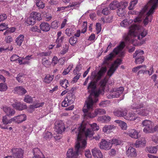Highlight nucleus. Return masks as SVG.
Listing matches in <instances>:
<instances>
[{"label": "nucleus", "instance_id": "1", "mask_svg": "<svg viewBox=\"0 0 158 158\" xmlns=\"http://www.w3.org/2000/svg\"><path fill=\"white\" fill-rule=\"evenodd\" d=\"M87 125V124L82 122L77 128L73 129V132L77 134V141L74 151L72 148L69 149L67 153L66 158H78L79 153L82 151L86 146V141L83 139V136H85L86 138H91L94 135V131L99 129V126L95 123L90 124L91 128H86Z\"/></svg>", "mask_w": 158, "mask_h": 158}, {"label": "nucleus", "instance_id": "2", "mask_svg": "<svg viewBox=\"0 0 158 158\" xmlns=\"http://www.w3.org/2000/svg\"><path fill=\"white\" fill-rule=\"evenodd\" d=\"M139 26L136 25H131L129 27L128 33L125 34L123 36L125 41L131 43L135 46L138 45L137 40H140L148 33L147 30L139 29Z\"/></svg>", "mask_w": 158, "mask_h": 158}, {"label": "nucleus", "instance_id": "3", "mask_svg": "<svg viewBox=\"0 0 158 158\" xmlns=\"http://www.w3.org/2000/svg\"><path fill=\"white\" fill-rule=\"evenodd\" d=\"M95 102V99L93 100L91 98L87 99L85 101V105L83 108V111L84 113V117L85 118H93L98 115H102L106 114V111L103 109L97 108L94 111V113H91L93 110V106Z\"/></svg>", "mask_w": 158, "mask_h": 158}, {"label": "nucleus", "instance_id": "4", "mask_svg": "<svg viewBox=\"0 0 158 158\" xmlns=\"http://www.w3.org/2000/svg\"><path fill=\"white\" fill-rule=\"evenodd\" d=\"M98 81L96 78L94 79L89 83L87 87L88 91L90 92V94L88 99H89V98L93 99V97L94 100L95 99V102H97L98 101V97L99 95L100 90H98V89L95 90L96 88V83Z\"/></svg>", "mask_w": 158, "mask_h": 158}, {"label": "nucleus", "instance_id": "5", "mask_svg": "<svg viewBox=\"0 0 158 158\" xmlns=\"http://www.w3.org/2000/svg\"><path fill=\"white\" fill-rule=\"evenodd\" d=\"M148 3L151 4L152 6L147 13L146 17L143 21V23L145 26L147 25L149 22H151L152 21V15L158 4V0H150Z\"/></svg>", "mask_w": 158, "mask_h": 158}, {"label": "nucleus", "instance_id": "6", "mask_svg": "<svg viewBox=\"0 0 158 158\" xmlns=\"http://www.w3.org/2000/svg\"><path fill=\"white\" fill-rule=\"evenodd\" d=\"M125 46L124 42L123 41L121 42L118 46L113 49L112 52L105 57L104 63H106L109 60H111L116 55H118L120 52L122 51Z\"/></svg>", "mask_w": 158, "mask_h": 158}, {"label": "nucleus", "instance_id": "7", "mask_svg": "<svg viewBox=\"0 0 158 158\" xmlns=\"http://www.w3.org/2000/svg\"><path fill=\"white\" fill-rule=\"evenodd\" d=\"M142 124L144 127L143 131L145 133H151L155 132V127L153 128V123L149 120H145L142 122Z\"/></svg>", "mask_w": 158, "mask_h": 158}, {"label": "nucleus", "instance_id": "8", "mask_svg": "<svg viewBox=\"0 0 158 158\" xmlns=\"http://www.w3.org/2000/svg\"><path fill=\"white\" fill-rule=\"evenodd\" d=\"M42 19L41 14L35 12H32L30 16L27 19L26 22L28 25L34 24L36 21H40Z\"/></svg>", "mask_w": 158, "mask_h": 158}, {"label": "nucleus", "instance_id": "9", "mask_svg": "<svg viewBox=\"0 0 158 158\" xmlns=\"http://www.w3.org/2000/svg\"><path fill=\"white\" fill-rule=\"evenodd\" d=\"M56 131L57 133L61 134L64 131V124L61 121H57L55 123Z\"/></svg>", "mask_w": 158, "mask_h": 158}, {"label": "nucleus", "instance_id": "10", "mask_svg": "<svg viewBox=\"0 0 158 158\" xmlns=\"http://www.w3.org/2000/svg\"><path fill=\"white\" fill-rule=\"evenodd\" d=\"M124 90V88L123 87H120L117 88L115 91L112 93H111L107 96L108 98H113L118 97L121 94H122Z\"/></svg>", "mask_w": 158, "mask_h": 158}, {"label": "nucleus", "instance_id": "11", "mask_svg": "<svg viewBox=\"0 0 158 158\" xmlns=\"http://www.w3.org/2000/svg\"><path fill=\"white\" fill-rule=\"evenodd\" d=\"M11 152L14 158H23V151L21 148H13Z\"/></svg>", "mask_w": 158, "mask_h": 158}, {"label": "nucleus", "instance_id": "12", "mask_svg": "<svg viewBox=\"0 0 158 158\" xmlns=\"http://www.w3.org/2000/svg\"><path fill=\"white\" fill-rule=\"evenodd\" d=\"M99 147L101 149L108 150L111 147V143L110 141H106L105 139H102L99 143Z\"/></svg>", "mask_w": 158, "mask_h": 158}, {"label": "nucleus", "instance_id": "13", "mask_svg": "<svg viewBox=\"0 0 158 158\" xmlns=\"http://www.w3.org/2000/svg\"><path fill=\"white\" fill-rule=\"evenodd\" d=\"M127 110L126 108H119L115 109L113 113L115 116L124 118L125 115L127 114Z\"/></svg>", "mask_w": 158, "mask_h": 158}, {"label": "nucleus", "instance_id": "14", "mask_svg": "<svg viewBox=\"0 0 158 158\" xmlns=\"http://www.w3.org/2000/svg\"><path fill=\"white\" fill-rule=\"evenodd\" d=\"M27 117L25 114L19 115L12 118V121L17 123H20L25 121Z\"/></svg>", "mask_w": 158, "mask_h": 158}, {"label": "nucleus", "instance_id": "15", "mask_svg": "<svg viewBox=\"0 0 158 158\" xmlns=\"http://www.w3.org/2000/svg\"><path fill=\"white\" fill-rule=\"evenodd\" d=\"M107 70L106 67H102L97 73V75H95L92 77L94 79H96L98 81L99 80L102 76L105 73Z\"/></svg>", "mask_w": 158, "mask_h": 158}, {"label": "nucleus", "instance_id": "16", "mask_svg": "<svg viewBox=\"0 0 158 158\" xmlns=\"http://www.w3.org/2000/svg\"><path fill=\"white\" fill-rule=\"evenodd\" d=\"M12 106L17 110H22L27 109V106L25 104L21 102H15L12 104Z\"/></svg>", "mask_w": 158, "mask_h": 158}, {"label": "nucleus", "instance_id": "17", "mask_svg": "<svg viewBox=\"0 0 158 158\" xmlns=\"http://www.w3.org/2000/svg\"><path fill=\"white\" fill-rule=\"evenodd\" d=\"M138 132L134 129H130L127 132V135L132 138L137 139L138 138Z\"/></svg>", "mask_w": 158, "mask_h": 158}, {"label": "nucleus", "instance_id": "18", "mask_svg": "<svg viewBox=\"0 0 158 158\" xmlns=\"http://www.w3.org/2000/svg\"><path fill=\"white\" fill-rule=\"evenodd\" d=\"M107 81L106 78L102 80L100 82V87L98 89V90H100L99 91V95L100 94H104V91L105 89Z\"/></svg>", "mask_w": 158, "mask_h": 158}, {"label": "nucleus", "instance_id": "19", "mask_svg": "<svg viewBox=\"0 0 158 158\" xmlns=\"http://www.w3.org/2000/svg\"><path fill=\"white\" fill-rule=\"evenodd\" d=\"M140 109L139 110H136V112L139 115L142 116H147L148 115L150 109L148 108H144V109Z\"/></svg>", "mask_w": 158, "mask_h": 158}, {"label": "nucleus", "instance_id": "20", "mask_svg": "<svg viewBox=\"0 0 158 158\" xmlns=\"http://www.w3.org/2000/svg\"><path fill=\"white\" fill-rule=\"evenodd\" d=\"M92 152L94 158H103V155L100 150L97 148L92 149Z\"/></svg>", "mask_w": 158, "mask_h": 158}, {"label": "nucleus", "instance_id": "21", "mask_svg": "<svg viewBox=\"0 0 158 158\" xmlns=\"http://www.w3.org/2000/svg\"><path fill=\"white\" fill-rule=\"evenodd\" d=\"M137 118V116L136 114L134 113L129 112L125 115L124 118L126 120L133 121L135 120Z\"/></svg>", "mask_w": 158, "mask_h": 158}, {"label": "nucleus", "instance_id": "22", "mask_svg": "<svg viewBox=\"0 0 158 158\" xmlns=\"http://www.w3.org/2000/svg\"><path fill=\"white\" fill-rule=\"evenodd\" d=\"M4 111L6 113L7 115L8 116H12L14 115L15 111L13 109L6 106H4L3 108Z\"/></svg>", "mask_w": 158, "mask_h": 158}, {"label": "nucleus", "instance_id": "23", "mask_svg": "<svg viewBox=\"0 0 158 158\" xmlns=\"http://www.w3.org/2000/svg\"><path fill=\"white\" fill-rule=\"evenodd\" d=\"M146 141L144 138H142L136 140L135 144L136 148H139L145 145Z\"/></svg>", "mask_w": 158, "mask_h": 158}, {"label": "nucleus", "instance_id": "24", "mask_svg": "<svg viewBox=\"0 0 158 158\" xmlns=\"http://www.w3.org/2000/svg\"><path fill=\"white\" fill-rule=\"evenodd\" d=\"M128 157L136 156V153L135 149L132 147H130L126 151Z\"/></svg>", "mask_w": 158, "mask_h": 158}, {"label": "nucleus", "instance_id": "25", "mask_svg": "<svg viewBox=\"0 0 158 158\" xmlns=\"http://www.w3.org/2000/svg\"><path fill=\"white\" fill-rule=\"evenodd\" d=\"M41 30L44 31H48L50 28L49 24L47 23L43 22L40 25Z\"/></svg>", "mask_w": 158, "mask_h": 158}, {"label": "nucleus", "instance_id": "26", "mask_svg": "<svg viewBox=\"0 0 158 158\" xmlns=\"http://www.w3.org/2000/svg\"><path fill=\"white\" fill-rule=\"evenodd\" d=\"M65 98L68 101V103L70 105L74 102L75 99V96L72 93H68L67 94Z\"/></svg>", "mask_w": 158, "mask_h": 158}, {"label": "nucleus", "instance_id": "27", "mask_svg": "<svg viewBox=\"0 0 158 158\" xmlns=\"http://www.w3.org/2000/svg\"><path fill=\"white\" fill-rule=\"evenodd\" d=\"M143 107V104L142 102L133 103L131 106V108L133 110H139L141 108Z\"/></svg>", "mask_w": 158, "mask_h": 158}, {"label": "nucleus", "instance_id": "28", "mask_svg": "<svg viewBox=\"0 0 158 158\" xmlns=\"http://www.w3.org/2000/svg\"><path fill=\"white\" fill-rule=\"evenodd\" d=\"M116 127L113 125H105L103 128L102 131L104 132L110 133Z\"/></svg>", "mask_w": 158, "mask_h": 158}, {"label": "nucleus", "instance_id": "29", "mask_svg": "<svg viewBox=\"0 0 158 158\" xmlns=\"http://www.w3.org/2000/svg\"><path fill=\"white\" fill-rule=\"evenodd\" d=\"M133 22L132 19H125L123 20L120 23V26L122 27H128Z\"/></svg>", "mask_w": 158, "mask_h": 158}, {"label": "nucleus", "instance_id": "30", "mask_svg": "<svg viewBox=\"0 0 158 158\" xmlns=\"http://www.w3.org/2000/svg\"><path fill=\"white\" fill-rule=\"evenodd\" d=\"M109 7L110 9L112 10H115L120 7V4L117 1H114L110 3Z\"/></svg>", "mask_w": 158, "mask_h": 158}, {"label": "nucleus", "instance_id": "31", "mask_svg": "<svg viewBox=\"0 0 158 158\" xmlns=\"http://www.w3.org/2000/svg\"><path fill=\"white\" fill-rule=\"evenodd\" d=\"M110 120V117L108 116L105 115L99 117L98 118V120L102 122H108Z\"/></svg>", "mask_w": 158, "mask_h": 158}, {"label": "nucleus", "instance_id": "32", "mask_svg": "<svg viewBox=\"0 0 158 158\" xmlns=\"http://www.w3.org/2000/svg\"><path fill=\"white\" fill-rule=\"evenodd\" d=\"M15 91L20 95H23L27 93V90L21 86H17L15 88Z\"/></svg>", "mask_w": 158, "mask_h": 158}, {"label": "nucleus", "instance_id": "33", "mask_svg": "<svg viewBox=\"0 0 158 158\" xmlns=\"http://www.w3.org/2000/svg\"><path fill=\"white\" fill-rule=\"evenodd\" d=\"M144 11L140 12L138 16L134 19V22L135 23L141 22L144 17Z\"/></svg>", "mask_w": 158, "mask_h": 158}, {"label": "nucleus", "instance_id": "34", "mask_svg": "<svg viewBox=\"0 0 158 158\" xmlns=\"http://www.w3.org/2000/svg\"><path fill=\"white\" fill-rule=\"evenodd\" d=\"M24 35H20L15 40V42L17 45L19 46H21L22 43L24 40Z\"/></svg>", "mask_w": 158, "mask_h": 158}, {"label": "nucleus", "instance_id": "35", "mask_svg": "<svg viewBox=\"0 0 158 158\" xmlns=\"http://www.w3.org/2000/svg\"><path fill=\"white\" fill-rule=\"evenodd\" d=\"M143 54L144 52L143 51L140 50H137L133 54V57L136 58L137 57H141L142 56H144L143 55Z\"/></svg>", "mask_w": 158, "mask_h": 158}, {"label": "nucleus", "instance_id": "36", "mask_svg": "<svg viewBox=\"0 0 158 158\" xmlns=\"http://www.w3.org/2000/svg\"><path fill=\"white\" fill-rule=\"evenodd\" d=\"M60 82L62 87L65 89H66L69 85L68 80L65 79H63L62 80H60Z\"/></svg>", "mask_w": 158, "mask_h": 158}, {"label": "nucleus", "instance_id": "37", "mask_svg": "<svg viewBox=\"0 0 158 158\" xmlns=\"http://www.w3.org/2000/svg\"><path fill=\"white\" fill-rule=\"evenodd\" d=\"M54 77V76L53 75L48 74L45 76L44 81L47 83H49L52 81Z\"/></svg>", "mask_w": 158, "mask_h": 158}, {"label": "nucleus", "instance_id": "38", "mask_svg": "<svg viewBox=\"0 0 158 158\" xmlns=\"http://www.w3.org/2000/svg\"><path fill=\"white\" fill-rule=\"evenodd\" d=\"M75 29L72 28H67L65 30V33L69 36H70L74 34Z\"/></svg>", "mask_w": 158, "mask_h": 158}, {"label": "nucleus", "instance_id": "39", "mask_svg": "<svg viewBox=\"0 0 158 158\" xmlns=\"http://www.w3.org/2000/svg\"><path fill=\"white\" fill-rule=\"evenodd\" d=\"M158 148V145L155 147H150L148 148H147V150L149 152L152 153H156Z\"/></svg>", "mask_w": 158, "mask_h": 158}, {"label": "nucleus", "instance_id": "40", "mask_svg": "<svg viewBox=\"0 0 158 158\" xmlns=\"http://www.w3.org/2000/svg\"><path fill=\"white\" fill-rule=\"evenodd\" d=\"M33 151L34 156H42V155H43L42 153L40 152V149L37 148H34L33 149Z\"/></svg>", "mask_w": 158, "mask_h": 158}, {"label": "nucleus", "instance_id": "41", "mask_svg": "<svg viewBox=\"0 0 158 158\" xmlns=\"http://www.w3.org/2000/svg\"><path fill=\"white\" fill-rule=\"evenodd\" d=\"M25 75L22 73H19L16 77V78L18 81L19 83H22L23 80L25 77Z\"/></svg>", "mask_w": 158, "mask_h": 158}, {"label": "nucleus", "instance_id": "42", "mask_svg": "<svg viewBox=\"0 0 158 158\" xmlns=\"http://www.w3.org/2000/svg\"><path fill=\"white\" fill-rule=\"evenodd\" d=\"M77 41V38L75 37L74 36L70 38L69 39V42L70 44L74 46L76 44Z\"/></svg>", "mask_w": 158, "mask_h": 158}, {"label": "nucleus", "instance_id": "43", "mask_svg": "<svg viewBox=\"0 0 158 158\" xmlns=\"http://www.w3.org/2000/svg\"><path fill=\"white\" fill-rule=\"evenodd\" d=\"M117 69L114 65L112 64L107 72L108 75L110 77L111 76Z\"/></svg>", "mask_w": 158, "mask_h": 158}, {"label": "nucleus", "instance_id": "44", "mask_svg": "<svg viewBox=\"0 0 158 158\" xmlns=\"http://www.w3.org/2000/svg\"><path fill=\"white\" fill-rule=\"evenodd\" d=\"M12 121V118L9 120H8L6 115L3 117L2 122L4 124L6 125L8 124H10L11 123Z\"/></svg>", "mask_w": 158, "mask_h": 158}, {"label": "nucleus", "instance_id": "45", "mask_svg": "<svg viewBox=\"0 0 158 158\" xmlns=\"http://www.w3.org/2000/svg\"><path fill=\"white\" fill-rule=\"evenodd\" d=\"M33 98L29 95H27L25 96L23 100L27 103H32Z\"/></svg>", "mask_w": 158, "mask_h": 158}, {"label": "nucleus", "instance_id": "46", "mask_svg": "<svg viewBox=\"0 0 158 158\" xmlns=\"http://www.w3.org/2000/svg\"><path fill=\"white\" fill-rule=\"evenodd\" d=\"M16 28L14 27L8 28V29L3 33V35H7L10 33L14 32Z\"/></svg>", "mask_w": 158, "mask_h": 158}, {"label": "nucleus", "instance_id": "47", "mask_svg": "<svg viewBox=\"0 0 158 158\" xmlns=\"http://www.w3.org/2000/svg\"><path fill=\"white\" fill-rule=\"evenodd\" d=\"M42 64L45 67H48L50 64V62L45 57H43L42 59Z\"/></svg>", "mask_w": 158, "mask_h": 158}, {"label": "nucleus", "instance_id": "48", "mask_svg": "<svg viewBox=\"0 0 158 158\" xmlns=\"http://www.w3.org/2000/svg\"><path fill=\"white\" fill-rule=\"evenodd\" d=\"M125 13V9L122 7L119 8L117 11V15L119 16H122L124 15Z\"/></svg>", "mask_w": 158, "mask_h": 158}, {"label": "nucleus", "instance_id": "49", "mask_svg": "<svg viewBox=\"0 0 158 158\" xmlns=\"http://www.w3.org/2000/svg\"><path fill=\"white\" fill-rule=\"evenodd\" d=\"M144 56L141 57H137L135 59V62L136 64H139L142 63L144 61Z\"/></svg>", "mask_w": 158, "mask_h": 158}, {"label": "nucleus", "instance_id": "50", "mask_svg": "<svg viewBox=\"0 0 158 158\" xmlns=\"http://www.w3.org/2000/svg\"><path fill=\"white\" fill-rule=\"evenodd\" d=\"M110 141L111 143V146L113 144L117 145H120L121 143V141L115 139H113L112 140Z\"/></svg>", "mask_w": 158, "mask_h": 158}, {"label": "nucleus", "instance_id": "51", "mask_svg": "<svg viewBox=\"0 0 158 158\" xmlns=\"http://www.w3.org/2000/svg\"><path fill=\"white\" fill-rule=\"evenodd\" d=\"M36 5L39 8L43 9L44 7V3L41 0H37Z\"/></svg>", "mask_w": 158, "mask_h": 158}, {"label": "nucleus", "instance_id": "52", "mask_svg": "<svg viewBox=\"0 0 158 158\" xmlns=\"http://www.w3.org/2000/svg\"><path fill=\"white\" fill-rule=\"evenodd\" d=\"M7 89V86L6 84L1 83H0V91H5Z\"/></svg>", "mask_w": 158, "mask_h": 158}, {"label": "nucleus", "instance_id": "53", "mask_svg": "<svg viewBox=\"0 0 158 158\" xmlns=\"http://www.w3.org/2000/svg\"><path fill=\"white\" fill-rule=\"evenodd\" d=\"M121 62L122 60L121 59H118L114 61V63L112 64L114 65L116 68H117L118 66L121 64Z\"/></svg>", "mask_w": 158, "mask_h": 158}, {"label": "nucleus", "instance_id": "54", "mask_svg": "<svg viewBox=\"0 0 158 158\" xmlns=\"http://www.w3.org/2000/svg\"><path fill=\"white\" fill-rule=\"evenodd\" d=\"M138 2V0H133L131 2L130 6L128 7L129 10H131Z\"/></svg>", "mask_w": 158, "mask_h": 158}, {"label": "nucleus", "instance_id": "55", "mask_svg": "<svg viewBox=\"0 0 158 158\" xmlns=\"http://www.w3.org/2000/svg\"><path fill=\"white\" fill-rule=\"evenodd\" d=\"M107 19H105L104 18L102 17L101 19V21L102 22V23L104 24L106 23H109L111 22L112 18V17H109Z\"/></svg>", "mask_w": 158, "mask_h": 158}, {"label": "nucleus", "instance_id": "56", "mask_svg": "<svg viewBox=\"0 0 158 158\" xmlns=\"http://www.w3.org/2000/svg\"><path fill=\"white\" fill-rule=\"evenodd\" d=\"M81 69V65H77L75 69L73 70V73L74 75H76L77 74L79 73Z\"/></svg>", "mask_w": 158, "mask_h": 158}, {"label": "nucleus", "instance_id": "57", "mask_svg": "<svg viewBox=\"0 0 158 158\" xmlns=\"http://www.w3.org/2000/svg\"><path fill=\"white\" fill-rule=\"evenodd\" d=\"M142 67H144L145 69H146V66L145 65H139L137 67L134 68L132 69V71L134 72H136L138 70L141 69Z\"/></svg>", "mask_w": 158, "mask_h": 158}, {"label": "nucleus", "instance_id": "58", "mask_svg": "<svg viewBox=\"0 0 158 158\" xmlns=\"http://www.w3.org/2000/svg\"><path fill=\"white\" fill-rule=\"evenodd\" d=\"M102 13L104 15H107L110 13V10L108 8L105 7L103 8L102 11Z\"/></svg>", "mask_w": 158, "mask_h": 158}, {"label": "nucleus", "instance_id": "59", "mask_svg": "<svg viewBox=\"0 0 158 158\" xmlns=\"http://www.w3.org/2000/svg\"><path fill=\"white\" fill-rule=\"evenodd\" d=\"M51 26L52 28L57 29L58 27V22L56 21H53L51 24Z\"/></svg>", "mask_w": 158, "mask_h": 158}, {"label": "nucleus", "instance_id": "60", "mask_svg": "<svg viewBox=\"0 0 158 158\" xmlns=\"http://www.w3.org/2000/svg\"><path fill=\"white\" fill-rule=\"evenodd\" d=\"M101 25L99 23H97L96 24V30L97 31V33L98 34L101 31Z\"/></svg>", "mask_w": 158, "mask_h": 158}, {"label": "nucleus", "instance_id": "61", "mask_svg": "<svg viewBox=\"0 0 158 158\" xmlns=\"http://www.w3.org/2000/svg\"><path fill=\"white\" fill-rule=\"evenodd\" d=\"M19 58V56L16 54H14L10 57V60L11 61H14L17 60Z\"/></svg>", "mask_w": 158, "mask_h": 158}, {"label": "nucleus", "instance_id": "62", "mask_svg": "<svg viewBox=\"0 0 158 158\" xmlns=\"http://www.w3.org/2000/svg\"><path fill=\"white\" fill-rule=\"evenodd\" d=\"M31 31L32 32L37 31L39 32L40 31L38 26H33L31 27Z\"/></svg>", "mask_w": 158, "mask_h": 158}, {"label": "nucleus", "instance_id": "63", "mask_svg": "<svg viewBox=\"0 0 158 158\" xmlns=\"http://www.w3.org/2000/svg\"><path fill=\"white\" fill-rule=\"evenodd\" d=\"M60 40L59 39V38H57L56 41V48H59L61 46L62 43Z\"/></svg>", "mask_w": 158, "mask_h": 158}, {"label": "nucleus", "instance_id": "64", "mask_svg": "<svg viewBox=\"0 0 158 158\" xmlns=\"http://www.w3.org/2000/svg\"><path fill=\"white\" fill-rule=\"evenodd\" d=\"M85 155L87 158H91L92 155L89 150H86L85 152Z\"/></svg>", "mask_w": 158, "mask_h": 158}]
</instances>
